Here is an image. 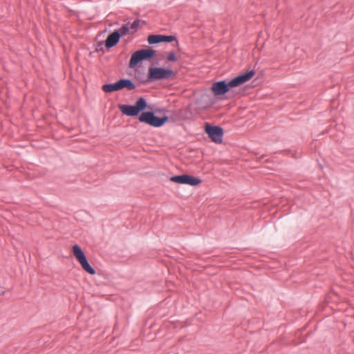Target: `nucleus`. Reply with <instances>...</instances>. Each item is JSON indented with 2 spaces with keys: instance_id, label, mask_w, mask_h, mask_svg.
I'll list each match as a JSON object with an SVG mask.
<instances>
[{
  "instance_id": "6e6552de",
  "label": "nucleus",
  "mask_w": 354,
  "mask_h": 354,
  "mask_svg": "<svg viewBox=\"0 0 354 354\" xmlns=\"http://www.w3.org/2000/svg\"><path fill=\"white\" fill-rule=\"evenodd\" d=\"M170 180L178 184H186L192 186L198 185L201 183L200 178L188 174L172 176L170 178Z\"/></svg>"
},
{
  "instance_id": "20e7f679",
  "label": "nucleus",
  "mask_w": 354,
  "mask_h": 354,
  "mask_svg": "<svg viewBox=\"0 0 354 354\" xmlns=\"http://www.w3.org/2000/svg\"><path fill=\"white\" fill-rule=\"evenodd\" d=\"M72 252L84 271L92 275L95 274V270L88 263L84 251L78 245H74L72 247Z\"/></svg>"
},
{
  "instance_id": "0eeeda50",
  "label": "nucleus",
  "mask_w": 354,
  "mask_h": 354,
  "mask_svg": "<svg viewBox=\"0 0 354 354\" xmlns=\"http://www.w3.org/2000/svg\"><path fill=\"white\" fill-rule=\"evenodd\" d=\"M205 131L208 134L211 140L215 143L220 144L222 142L223 131L220 127L211 126L206 123Z\"/></svg>"
},
{
  "instance_id": "7ed1b4c3",
  "label": "nucleus",
  "mask_w": 354,
  "mask_h": 354,
  "mask_svg": "<svg viewBox=\"0 0 354 354\" xmlns=\"http://www.w3.org/2000/svg\"><path fill=\"white\" fill-rule=\"evenodd\" d=\"M169 120L167 116L159 118L156 116L152 112H142L139 116V121L144 122L153 127H162Z\"/></svg>"
},
{
  "instance_id": "9d476101",
  "label": "nucleus",
  "mask_w": 354,
  "mask_h": 354,
  "mask_svg": "<svg viewBox=\"0 0 354 354\" xmlns=\"http://www.w3.org/2000/svg\"><path fill=\"white\" fill-rule=\"evenodd\" d=\"M120 39V33L118 31H114L109 35L105 41V46L106 48H110L115 46Z\"/></svg>"
},
{
  "instance_id": "f03ea898",
  "label": "nucleus",
  "mask_w": 354,
  "mask_h": 354,
  "mask_svg": "<svg viewBox=\"0 0 354 354\" xmlns=\"http://www.w3.org/2000/svg\"><path fill=\"white\" fill-rule=\"evenodd\" d=\"M147 107L146 100L141 97L137 100L136 104L132 105H125L120 104L118 106L120 111L127 116H136L139 114L140 112L145 110Z\"/></svg>"
},
{
  "instance_id": "f8f14e48",
  "label": "nucleus",
  "mask_w": 354,
  "mask_h": 354,
  "mask_svg": "<svg viewBox=\"0 0 354 354\" xmlns=\"http://www.w3.org/2000/svg\"><path fill=\"white\" fill-rule=\"evenodd\" d=\"M102 89L104 92L107 93L118 91L117 82L114 84H104L102 86Z\"/></svg>"
},
{
  "instance_id": "4468645a",
  "label": "nucleus",
  "mask_w": 354,
  "mask_h": 354,
  "mask_svg": "<svg viewBox=\"0 0 354 354\" xmlns=\"http://www.w3.org/2000/svg\"><path fill=\"white\" fill-rule=\"evenodd\" d=\"M141 21L140 20H136L133 22V24L130 26L131 33L135 32L138 28L140 26Z\"/></svg>"
},
{
  "instance_id": "1a4fd4ad",
  "label": "nucleus",
  "mask_w": 354,
  "mask_h": 354,
  "mask_svg": "<svg viewBox=\"0 0 354 354\" xmlns=\"http://www.w3.org/2000/svg\"><path fill=\"white\" fill-rule=\"evenodd\" d=\"M175 39V37L171 35H151L148 37L147 41L150 44H153L160 42H171Z\"/></svg>"
},
{
  "instance_id": "9b49d317",
  "label": "nucleus",
  "mask_w": 354,
  "mask_h": 354,
  "mask_svg": "<svg viewBox=\"0 0 354 354\" xmlns=\"http://www.w3.org/2000/svg\"><path fill=\"white\" fill-rule=\"evenodd\" d=\"M118 88L122 90L123 88H127L128 90H133L135 88V84L132 81L128 79H122L117 82Z\"/></svg>"
},
{
  "instance_id": "ddd939ff",
  "label": "nucleus",
  "mask_w": 354,
  "mask_h": 354,
  "mask_svg": "<svg viewBox=\"0 0 354 354\" xmlns=\"http://www.w3.org/2000/svg\"><path fill=\"white\" fill-rule=\"evenodd\" d=\"M120 33V37L126 35L127 34L131 33V30L129 24L123 25L118 30H117Z\"/></svg>"
},
{
  "instance_id": "2eb2a0df",
  "label": "nucleus",
  "mask_w": 354,
  "mask_h": 354,
  "mask_svg": "<svg viewBox=\"0 0 354 354\" xmlns=\"http://www.w3.org/2000/svg\"><path fill=\"white\" fill-rule=\"evenodd\" d=\"M167 60L170 62L176 61L177 57L176 56V54L174 52L170 53L167 57Z\"/></svg>"
},
{
  "instance_id": "423d86ee",
  "label": "nucleus",
  "mask_w": 354,
  "mask_h": 354,
  "mask_svg": "<svg viewBox=\"0 0 354 354\" xmlns=\"http://www.w3.org/2000/svg\"><path fill=\"white\" fill-rule=\"evenodd\" d=\"M154 55V51L151 49H142L135 52L130 59L129 67H135L141 61L152 57Z\"/></svg>"
},
{
  "instance_id": "39448f33",
  "label": "nucleus",
  "mask_w": 354,
  "mask_h": 354,
  "mask_svg": "<svg viewBox=\"0 0 354 354\" xmlns=\"http://www.w3.org/2000/svg\"><path fill=\"white\" fill-rule=\"evenodd\" d=\"M173 75H174L173 71L163 68L150 67L148 71L149 80L168 79Z\"/></svg>"
},
{
  "instance_id": "f257e3e1",
  "label": "nucleus",
  "mask_w": 354,
  "mask_h": 354,
  "mask_svg": "<svg viewBox=\"0 0 354 354\" xmlns=\"http://www.w3.org/2000/svg\"><path fill=\"white\" fill-rule=\"evenodd\" d=\"M254 75L253 71H250L244 74L240 75L228 82L220 81L212 84V90L216 95H221L226 93L230 88L239 86L249 81Z\"/></svg>"
}]
</instances>
